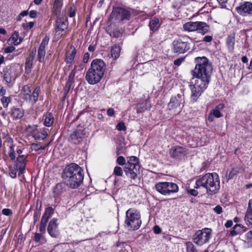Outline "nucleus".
<instances>
[{"instance_id":"1","label":"nucleus","mask_w":252,"mask_h":252,"mask_svg":"<svg viewBox=\"0 0 252 252\" xmlns=\"http://www.w3.org/2000/svg\"><path fill=\"white\" fill-rule=\"evenodd\" d=\"M194 61L196 65L192 71V81L190 85V98L193 102L196 101L207 88L213 70L211 63L204 56L196 57Z\"/></svg>"},{"instance_id":"2","label":"nucleus","mask_w":252,"mask_h":252,"mask_svg":"<svg viewBox=\"0 0 252 252\" xmlns=\"http://www.w3.org/2000/svg\"><path fill=\"white\" fill-rule=\"evenodd\" d=\"M62 177L67 186L72 189L79 187L84 179L83 170L76 163H71L66 166L62 173Z\"/></svg>"},{"instance_id":"3","label":"nucleus","mask_w":252,"mask_h":252,"mask_svg":"<svg viewBox=\"0 0 252 252\" xmlns=\"http://www.w3.org/2000/svg\"><path fill=\"white\" fill-rule=\"evenodd\" d=\"M194 188H205L209 194L217 193L220 189V181L218 175L216 173H207L200 176L196 180Z\"/></svg>"},{"instance_id":"4","label":"nucleus","mask_w":252,"mask_h":252,"mask_svg":"<svg viewBox=\"0 0 252 252\" xmlns=\"http://www.w3.org/2000/svg\"><path fill=\"white\" fill-rule=\"evenodd\" d=\"M105 70V63L101 59L94 60L86 74V79L89 84H95L102 78Z\"/></svg>"},{"instance_id":"5","label":"nucleus","mask_w":252,"mask_h":252,"mask_svg":"<svg viewBox=\"0 0 252 252\" xmlns=\"http://www.w3.org/2000/svg\"><path fill=\"white\" fill-rule=\"evenodd\" d=\"M141 222L139 211L133 208L126 211L125 223L128 227L133 230H137L140 227Z\"/></svg>"},{"instance_id":"6","label":"nucleus","mask_w":252,"mask_h":252,"mask_svg":"<svg viewBox=\"0 0 252 252\" xmlns=\"http://www.w3.org/2000/svg\"><path fill=\"white\" fill-rule=\"evenodd\" d=\"M212 236V229L210 228L205 227L196 231L192 236V240L197 245L202 246L208 243Z\"/></svg>"},{"instance_id":"7","label":"nucleus","mask_w":252,"mask_h":252,"mask_svg":"<svg viewBox=\"0 0 252 252\" xmlns=\"http://www.w3.org/2000/svg\"><path fill=\"white\" fill-rule=\"evenodd\" d=\"M155 188L158 192L163 195L177 192L179 190V187L176 184L169 182H158L155 185Z\"/></svg>"},{"instance_id":"8","label":"nucleus","mask_w":252,"mask_h":252,"mask_svg":"<svg viewBox=\"0 0 252 252\" xmlns=\"http://www.w3.org/2000/svg\"><path fill=\"white\" fill-rule=\"evenodd\" d=\"M39 91V87H36L31 94L30 87L28 85H25L21 90L20 95L23 99L34 104L38 100Z\"/></svg>"},{"instance_id":"9","label":"nucleus","mask_w":252,"mask_h":252,"mask_svg":"<svg viewBox=\"0 0 252 252\" xmlns=\"http://www.w3.org/2000/svg\"><path fill=\"white\" fill-rule=\"evenodd\" d=\"M128 158L124 170L127 177L134 180L137 177V168L139 167L138 158L135 156L130 157Z\"/></svg>"},{"instance_id":"10","label":"nucleus","mask_w":252,"mask_h":252,"mask_svg":"<svg viewBox=\"0 0 252 252\" xmlns=\"http://www.w3.org/2000/svg\"><path fill=\"white\" fill-rule=\"evenodd\" d=\"M172 49L174 53H184L190 48L189 43L185 38L174 40L172 43Z\"/></svg>"},{"instance_id":"11","label":"nucleus","mask_w":252,"mask_h":252,"mask_svg":"<svg viewBox=\"0 0 252 252\" xmlns=\"http://www.w3.org/2000/svg\"><path fill=\"white\" fill-rule=\"evenodd\" d=\"M184 105V102L183 101L182 95L178 94L171 98L168 104L167 108L169 110L176 112L177 110L182 109Z\"/></svg>"},{"instance_id":"12","label":"nucleus","mask_w":252,"mask_h":252,"mask_svg":"<svg viewBox=\"0 0 252 252\" xmlns=\"http://www.w3.org/2000/svg\"><path fill=\"white\" fill-rule=\"evenodd\" d=\"M140 14L137 10L129 8L116 7L113 8L111 16H130Z\"/></svg>"},{"instance_id":"13","label":"nucleus","mask_w":252,"mask_h":252,"mask_svg":"<svg viewBox=\"0 0 252 252\" xmlns=\"http://www.w3.org/2000/svg\"><path fill=\"white\" fill-rule=\"evenodd\" d=\"M224 108V104L223 103H220L213 108L209 113L208 117V120L210 122H213L214 119L219 118L223 116L221 111Z\"/></svg>"},{"instance_id":"14","label":"nucleus","mask_w":252,"mask_h":252,"mask_svg":"<svg viewBox=\"0 0 252 252\" xmlns=\"http://www.w3.org/2000/svg\"><path fill=\"white\" fill-rule=\"evenodd\" d=\"M239 14H248L252 15V2L244 1L241 2L235 8Z\"/></svg>"},{"instance_id":"15","label":"nucleus","mask_w":252,"mask_h":252,"mask_svg":"<svg viewBox=\"0 0 252 252\" xmlns=\"http://www.w3.org/2000/svg\"><path fill=\"white\" fill-rule=\"evenodd\" d=\"M49 41V37L46 36L42 40L38 50V60L42 63L44 61L45 55V47L48 45Z\"/></svg>"},{"instance_id":"16","label":"nucleus","mask_w":252,"mask_h":252,"mask_svg":"<svg viewBox=\"0 0 252 252\" xmlns=\"http://www.w3.org/2000/svg\"><path fill=\"white\" fill-rule=\"evenodd\" d=\"M84 135V130L83 128L77 129L70 135V140L72 143L78 144L82 140Z\"/></svg>"},{"instance_id":"17","label":"nucleus","mask_w":252,"mask_h":252,"mask_svg":"<svg viewBox=\"0 0 252 252\" xmlns=\"http://www.w3.org/2000/svg\"><path fill=\"white\" fill-rule=\"evenodd\" d=\"M57 219H53L49 222L47 231L49 235L54 238H57L59 236V232L57 229L58 228Z\"/></svg>"},{"instance_id":"18","label":"nucleus","mask_w":252,"mask_h":252,"mask_svg":"<svg viewBox=\"0 0 252 252\" xmlns=\"http://www.w3.org/2000/svg\"><path fill=\"white\" fill-rule=\"evenodd\" d=\"M169 153L172 158H179L185 156L186 154V150L184 147L175 146L170 149Z\"/></svg>"},{"instance_id":"19","label":"nucleus","mask_w":252,"mask_h":252,"mask_svg":"<svg viewBox=\"0 0 252 252\" xmlns=\"http://www.w3.org/2000/svg\"><path fill=\"white\" fill-rule=\"evenodd\" d=\"M36 54V51L32 50L26 59L25 63V72L29 74L31 72L32 63Z\"/></svg>"},{"instance_id":"20","label":"nucleus","mask_w":252,"mask_h":252,"mask_svg":"<svg viewBox=\"0 0 252 252\" xmlns=\"http://www.w3.org/2000/svg\"><path fill=\"white\" fill-rule=\"evenodd\" d=\"M244 219L247 225H252V198L249 201Z\"/></svg>"},{"instance_id":"21","label":"nucleus","mask_w":252,"mask_h":252,"mask_svg":"<svg viewBox=\"0 0 252 252\" xmlns=\"http://www.w3.org/2000/svg\"><path fill=\"white\" fill-rule=\"evenodd\" d=\"M151 107V105L149 100H146L137 104L136 111L138 113H142L147 109H150Z\"/></svg>"},{"instance_id":"22","label":"nucleus","mask_w":252,"mask_h":252,"mask_svg":"<svg viewBox=\"0 0 252 252\" xmlns=\"http://www.w3.org/2000/svg\"><path fill=\"white\" fill-rule=\"evenodd\" d=\"M56 22L57 27L59 29L64 31L68 27V22L66 17H58Z\"/></svg>"},{"instance_id":"23","label":"nucleus","mask_w":252,"mask_h":252,"mask_svg":"<svg viewBox=\"0 0 252 252\" xmlns=\"http://www.w3.org/2000/svg\"><path fill=\"white\" fill-rule=\"evenodd\" d=\"M76 54V49L73 47H70L69 49L66 53V57L65 59L66 63H72L74 60Z\"/></svg>"},{"instance_id":"24","label":"nucleus","mask_w":252,"mask_h":252,"mask_svg":"<svg viewBox=\"0 0 252 252\" xmlns=\"http://www.w3.org/2000/svg\"><path fill=\"white\" fill-rule=\"evenodd\" d=\"M24 114V111L21 108L13 107L11 110V116L13 119H21Z\"/></svg>"},{"instance_id":"25","label":"nucleus","mask_w":252,"mask_h":252,"mask_svg":"<svg viewBox=\"0 0 252 252\" xmlns=\"http://www.w3.org/2000/svg\"><path fill=\"white\" fill-rule=\"evenodd\" d=\"M121 47L119 45L115 44L111 47L110 53L111 57L113 60H117L120 57Z\"/></svg>"},{"instance_id":"26","label":"nucleus","mask_w":252,"mask_h":252,"mask_svg":"<svg viewBox=\"0 0 252 252\" xmlns=\"http://www.w3.org/2000/svg\"><path fill=\"white\" fill-rule=\"evenodd\" d=\"M198 22H189L186 23L183 25L184 30L188 32H194L197 30L198 26Z\"/></svg>"},{"instance_id":"27","label":"nucleus","mask_w":252,"mask_h":252,"mask_svg":"<svg viewBox=\"0 0 252 252\" xmlns=\"http://www.w3.org/2000/svg\"><path fill=\"white\" fill-rule=\"evenodd\" d=\"M160 25V23L158 18L156 17L152 18L149 23V27L150 30L153 32H155L159 28Z\"/></svg>"},{"instance_id":"28","label":"nucleus","mask_w":252,"mask_h":252,"mask_svg":"<svg viewBox=\"0 0 252 252\" xmlns=\"http://www.w3.org/2000/svg\"><path fill=\"white\" fill-rule=\"evenodd\" d=\"M47 136V132L45 129H41L40 131L35 133L33 137L36 140H44Z\"/></svg>"},{"instance_id":"29","label":"nucleus","mask_w":252,"mask_h":252,"mask_svg":"<svg viewBox=\"0 0 252 252\" xmlns=\"http://www.w3.org/2000/svg\"><path fill=\"white\" fill-rule=\"evenodd\" d=\"M43 117L44 118V125L47 127L51 126L54 121L52 115L51 113H46Z\"/></svg>"},{"instance_id":"30","label":"nucleus","mask_w":252,"mask_h":252,"mask_svg":"<svg viewBox=\"0 0 252 252\" xmlns=\"http://www.w3.org/2000/svg\"><path fill=\"white\" fill-rule=\"evenodd\" d=\"M198 24H199L196 31H198V32L202 34H205L208 31V27L207 24L202 22H198Z\"/></svg>"},{"instance_id":"31","label":"nucleus","mask_w":252,"mask_h":252,"mask_svg":"<svg viewBox=\"0 0 252 252\" xmlns=\"http://www.w3.org/2000/svg\"><path fill=\"white\" fill-rule=\"evenodd\" d=\"M19 36V32L15 31L10 37V40L14 45H18L22 42V39Z\"/></svg>"},{"instance_id":"32","label":"nucleus","mask_w":252,"mask_h":252,"mask_svg":"<svg viewBox=\"0 0 252 252\" xmlns=\"http://www.w3.org/2000/svg\"><path fill=\"white\" fill-rule=\"evenodd\" d=\"M226 44L229 51H232L235 44V38L232 36H228L226 39Z\"/></svg>"},{"instance_id":"33","label":"nucleus","mask_w":252,"mask_h":252,"mask_svg":"<svg viewBox=\"0 0 252 252\" xmlns=\"http://www.w3.org/2000/svg\"><path fill=\"white\" fill-rule=\"evenodd\" d=\"M64 187L63 184H58L54 189V193L57 196L61 195L64 191Z\"/></svg>"},{"instance_id":"34","label":"nucleus","mask_w":252,"mask_h":252,"mask_svg":"<svg viewBox=\"0 0 252 252\" xmlns=\"http://www.w3.org/2000/svg\"><path fill=\"white\" fill-rule=\"evenodd\" d=\"M26 163L17 162L16 164V167L19 170V175L22 174L24 173L26 168Z\"/></svg>"},{"instance_id":"35","label":"nucleus","mask_w":252,"mask_h":252,"mask_svg":"<svg viewBox=\"0 0 252 252\" xmlns=\"http://www.w3.org/2000/svg\"><path fill=\"white\" fill-rule=\"evenodd\" d=\"M187 252H197V250L193 243L191 242H187L186 243Z\"/></svg>"},{"instance_id":"36","label":"nucleus","mask_w":252,"mask_h":252,"mask_svg":"<svg viewBox=\"0 0 252 252\" xmlns=\"http://www.w3.org/2000/svg\"><path fill=\"white\" fill-rule=\"evenodd\" d=\"M62 1L61 0H55L53 5V9L54 11L57 12L58 11L61 9L62 6ZM57 14V13H56Z\"/></svg>"},{"instance_id":"37","label":"nucleus","mask_w":252,"mask_h":252,"mask_svg":"<svg viewBox=\"0 0 252 252\" xmlns=\"http://www.w3.org/2000/svg\"><path fill=\"white\" fill-rule=\"evenodd\" d=\"M4 143L6 144L7 146H9V147L14 146L13 144V139L9 136V135L6 134L4 137Z\"/></svg>"},{"instance_id":"38","label":"nucleus","mask_w":252,"mask_h":252,"mask_svg":"<svg viewBox=\"0 0 252 252\" xmlns=\"http://www.w3.org/2000/svg\"><path fill=\"white\" fill-rule=\"evenodd\" d=\"M64 31V30H62V29H59L58 28V27L56 28V32L55 34L54 38L56 40H58L59 39H60L62 36L63 35V32Z\"/></svg>"},{"instance_id":"39","label":"nucleus","mask_w":252,"mask_h":252,"mask_svg":"<svg viewBox=\"0 0 252 252\" xmlns=\"http://www.w3.org/2000/svg\"><path fill=\"white\" fill-rule=\"evenodd\" d=\"M1 101L4 108H7L9 103L10 102V98L9 97L3 96L1 98Z\"/></svg>"},{"instance_id":"40","label":"nucleus","mask_w":252,"mask_h":252,"mask_svg":"<svg viewBox=\"0 0 252 252\" xmlns=\"http://www.w3.org/2000/svg\"><path fill=\"white\" fill-rule=\"evenodd\" d=\"M114 174L118 176H122L123 174L122 168L119 166H116L114 169Z\"/></svg>"},{"instance_id":"41","label":"nucleus","mask_w":252,"mask_h":252,"mask_svg":"<svg viewBox=\"0 0 252 252\" xmlns=\"http://www.w3.org/2000/svg\"><path fill=\"white\" fill-rule=\"evenodd\" d=\"M4 79L7 83H10L11 82L12 79L14 78V77L11 76L10 74L8 72H5L4 74Z\"/></svg>"},{"instance_id":"42","label":"nucleus","mask_w":252,"mask_h":252,"mask_svg":"<svg viewBox=\"0 0 252 252\" xmlns=\"http://www.w3.org/2000/svg\"><path fill=\"white\" fill-rule=\"evenodd\" d=\"M234 227L238 234L243 233L246 230L245 227L241 224H236Z\"/></svg>"},{"instance_id":"43","label":"nucleus","mask_w":252,"mask_h":252,"mask_svg":"<svg viewBox=\"0 0 252 252\" xmlns=\"http://www.w3.org/2000/svg\"><path fill=\"white\" fill-rule=\"evenodd\" d=\"M116 128L119 131H124L126 130V126H125L124 123L121 122L117 125Z\"/></svg>"},{"instance_id":"44","label":"nucleus","mask_w":252,"mask_h":252,"mask_svg":"<svg viewBox=\"0 0 252 252\" xmlns=\"http://www.w3.org/2000/svg\"><path fill=\"white\" fill-rule=\"evenodd\" d=\"M10 151L8 153L9 157H10V159L11 160H14L15 158V150L14 149V146L9 147Z\"/></svg>"},{"instance_id":"45","label":"nucleus","mask_w":252,"mask_h":252,"mask_svg":"<svg viewBox=\"0 0 252 252\" xmlns=\"http://www.w3.org/2000/svg\"><path fill=\"white\" fill-rule=\"evenodd\" d=\"M53 212V209L52 207H48L45 209L44 214L43 215L50 218Z\"/></svg>"},{"instance_id":"46","label":"nucleus","mask_w":252,"mask_h":252,"mask_svg":"<svg viewBox=\"0 0 252 252\" xmlns=\"http://www.w3.org/2000/svg\"><path fill=\"white\" fill-rule=\"evenodd\" d=\"M117 162L120 165H126V159L123 156H119L117 159Z\"/></svg>"},{"instance_id":"47","label":"nucleus","mask_w":252,"mask_h":252,"mask_svg":"<svg viewBox=\"0 0 252 252\" xmlns=\"http://www.w3.org/2000/svg\"><path fill=\"white\" fill-rule=\"evenodd\" d=\"M121 34V32L117 30H113L109 32L110 35L113 37H119Z\"/></svg>"},{"instance_id":"48","label":"nucleus","mask_w":252,"mask_h":252,"mask_svg":"<svg viewBox=\"0 0 252 252\" xmlns=\"http://www.w3.org/2000/svg\"><path fill=\"white\" fill-rule=\"evenodd\" d=\"M73 83V82H72V81L70 82V81H68V80L66 82L65 86L64 87V91L66 93H67L69 91L71 86L72 85Z\"/></svg>"},{"instance_id":"49","label":"nucleus","mask_w":252,"mask_h":252,"mask_svg":"<svg viewBox=\"0 0 252 252\" xmlns=\"http://www.w3.org/2000/svg\"><path fill=\"white\" fill-rule=\"evenodd\" d=\"M27 157L24 155H20L17 159V162H23L26 163V158Z\"/></svg>"},{"instance_id":"50","label":"nucleus","mask_w":252,"mask_h":252,"mask_svg":"<svg viewBox=\"0 0 252 252\" xmlns=\"http://www.w3.org/2000/svg\"><path fill=\"white\" fill-rule=\"evenodd\" d=\"M2 214L5 216H10L12 214V211L10 209L5 208L2 210Z\"/></svg>"},{"instance_id":"51","label":"nucleus","mask_w":252,"mask_h":252,"mask_svg":"<svg viewBox=\"0 0 252 252\" xmlns=\"http://www.w3.org/2000/svg\"><path fill=\"white\" fill-rule=\"evenodd\" d=\"M76 73V71L75 69H73L71 72H70L69 77H68V81L73 82L74 81V78L75 76V75Z\"/></svg>"},{"instance_id":"52","label":"nucleus","mask_w":252,"mask_h":252,"mask_svg":"<svg viewBox=\"0 0 252 252\" xmlns=\"http://www.w3.org/2000/svg\"><path fill=\"white\" fill-rule=\"evenodd\" d=\"M187 192L189 194L194 196H197V194H198V192L197 191V190L192 189H188L187 190Z\"/></svg>"},{"instance_id":"53","label":"nucleus","mask_w":252,"mask_h":252,"mask_svg":"<svg viewBox=\"0 0 252 252\" xmlns=\"http://www.w3.org/2000/svg\"><path fill=\"white\" fill-rule=\"evenodd\" d=\"M84 67V64L82 63H80L76 65H75L74 69L77 71H81Z\"/></svg>"},{"instance_id":"54","label":"nucleus","mask_w":252,"mask_h":252,"mask_svg":"<svg viewBox=\"0 0 252 252\" xmlns=\"http://www.w3.org/2000/svg\"><path fill=\"white\" fill-rule=\"evenodd\" d=\"M34 25V23L32 22H30L28 23H26L23 25V26L24 28L27 29H31L33 27Z\"/></svg>"},{"instance_id":"55","label":"nucleus","mask_w":252,"mask_h":252,"mask_svg":"<svg viewBox=\"0 0 252 252\" xmlns=\"http://www.w3.org/2000/svg\"><path fill=\"white\" fill-rule=\"evenodd\" d=\"M222 207L220 205H217L214 208V211L218 214H220L222 212Z\"/></svg>"},{"instance_id":"56","label":"nucleus","mask_w":252,"mask_h":252,"mask_svg":"<svg viewBox=\"0 0 252 252\" xmlns=\"http://www.w3.org/2000/svg\"><path fill=\"white\" fill-rule=\"evenodd\" d=\"M76 14V9L74 6H71L69 8V15L75 16Z\"/></svg>"},{"instance_id":"57","label":"nucleus","mask_w":252,"mask_h":252,"mask_svg":"<svg viewBox=\"0 0 252 252\" xmlns=\"http://www.w3.org/2000/svg\"><path fill=\"white\" fill-rule=\"evenodd\" d=\"M15 49V47L13 46H9L5 48L4 52L6 53H12Z\"/></svg>"},{"instance_id":"58","label":"nucleus","mask_w":252,"mask_h":252,"mask_svg":"<svg viewBox=\"0 0 252 252\" xmlns=\"http://www.w3.org/2000/svg\"><path fill=\"white\" fill-rule=\"evenodd\" d=\"M42 234L36 233L35 234V236H34L35 241L36 242H39L40 241V240L41 239V238H42Z\"/></svg>"},{"instance_id":"59","label":"nucleus","mask_w":252,"mask_h":252,"mask_svg":"<svg viewBox=\"0 0 252 252\" xmlns=\"http://www.w3.org/2000/svg\"><path fill=\"white\" fill-rule=\"evenodd\" d=\"M90 54H89L88 53H85L83 59V62L84 63H87L88 62Z\"/></svg>"},{"instance_id":"60","label":"nucleus","mask_w":252,"mask_h":252,"mask_svg":"<svg viewBox=\"0 0 252 252\" xmlns=\"http://www.w3.org/2000/svg\"><path fill=\"white\" fill-rule=\"evenodd\" d=\"M50 218L47 217V216H45L44 215H43L42 217V219H41V224H46V223L48 221L49 219Z\"/></svg>"},{"instance_id":"61","label":"nucleus","mask_w":252,"mask_h":252,"mask_svg":"<svg viewBox=\"0 0 252 252\" xmlns=\"http://www.w3.org/2000/svg\"><path fill=\"white\" fill-rule=\"evenodd\" d=\"M32 147L35 151H38L40 150L41 145L36 143H32Z\"/></svg>"},{"instance_id":"62","label":"nucleus","mask_w":252,"mask_h":252,"mask_svg":"<svg viewBox=\"0 0 252 252\" xmlns=\"http://www.w3.org/2000/svg\"><path fill=\"white\" fill-rule=\"evenodd\" d=\"M16 171L14 169H10L9 171V175L12 178H15L16 177Z\"/></svg>"},{"instance_id":"63","label":"nucleus","mask_w":252,"mask_h":252,"mask_svg":"<svg viewBox=\"0 0 252 252\" xmlns=\"http://www.w3.org/2000/svg\"><path fill=\"white\" fill-rule=\"evenodd\" d=\"M212 40V36L210 35H206L204 37L203 41L206 42H210Z\"/></svg>"},{"instance_id":"64","label":"nucleus","mask_w":252,"mask_h":252,"mask_svg":"<svg viewBox=\"0 0 252 252\" xmlns=\"http://www.w3.org/2000/svg\"><path fill=\"white\" fill-rule=\"evenodd\" d=\"M246 237L248 240H251L252 239V230H250L246 233Z\"/></svg>"}]
</instances>
